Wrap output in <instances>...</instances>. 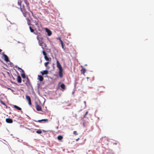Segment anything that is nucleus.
<instances>
[{"instance_id":"obj_4","label":"nucleus","mask_w":154,"mask_h":154,"mask_svg":"<svg viewBox=\"0 0 154 154\" xmlns=\"http://www.w3.org/2000/svg\"><path fill=\"white\" fill-rule=\"evenodd\" d=\"M26 98L27 100L28 101L29 104V105H32V103L31 102V98L29 96L26 95Z\"/></svg>"},{"instance_id":"obj_23","label":"nucleus","mask_w":154,"mask_h":154,"mask_svg":"<svg viewBox=\"0 0 154 154\" xmlns=\"http://www.w3.org/2000/svg\"><path fill=\"white\" fill-rule=\"evenodd\" d=\"M42 132L41 130H38L36 131V133L38 134H41Z\"/></svg>"},{"instance_id":"obj_2","label":"nucleus","mask_w":154,"mask_h":154,"mask_svg":"<svg viewBox=\"0 0 154 154\" xmlns=\"http://www.w3.org/2000/svg\"><path fill=\"white\" fill-rule=\"evenodd\" d=\"M37 38L38 41V42L40 46H42L43 43L42 39L43 38L40 35H37Z\"/></svg>"},{"instance_id":"obj_21","label":"nucleus","mask_w":154,"mask_h":154,"mask_svg":"<svg viewBox=\"0 0 154 154\" xmlns=\"http://www.w3.org/2000/svg\"><path fill=\"white\" fill-rule=\"evenodd\" d=\"M29 29H30V32H33L34 34H37L36 33H35V32H34V30H33V29H32V28H31V26H30L29 27Z\"/></svg>"},{"instance_id":"obj_34","label":"nucleus","mask_w":154,"mask_h":154,"mask_svg":"<svg viewBox=\"0 0 154 154\" xmlns=\"http://www.w3.org/2000/svg\"><path fill=\"white\" fill-rule=\"evenodd\" d=\"M79 139V138H78V139H77V140H76L77 141H78Z\"/></svg>"},{"instance_id":"obj_19","label":"nucleus","mask_w":154,"mask_h":154,"mask_svg":"<svg viewBox=\"0 0 154 154\" xmlns=\"http://www.w3.org/2000/svg\"><path fill=\"white\" fill-rule=\"evenodd\" d=\"M63 138V136L61 135H59L57 137V139L59 140H61Z\"/></svg>"},{"instance_id":"obj_30","label":"nucleus","mask_w":154,"mask_h":154,"mask_svg":"<svg viewBox=\"0 0 154 154\" xmlns=\"http://www.w3.org/2000/svg\"><path fill=\"white\" fill-rule=\"evenodd\" d=\"M57 39H59L60 41L62 40L60 37H58V38H57Z\"/></svg>"},{"instance_id":"obj_17","label":"nucleus","mask_w":154,"mask_h":154,"mask_svg":"<svg viewBox=\"0 0 154 154\" xmlns=\"http://www.w3.org/2000/svg\"><path fill=\"white\" fill-rule=\"evenodd\" d=\"M13 106H14V108L16 109H17L18 110H21V109L20 107H18V106H17L16 105H14Z\"/></svg>"},{"instance_id":"obj_33","label":"nucleus","mask_w":154,"mask_h":154,"mask_svg":"<svg viewBox=\"0 0 154 154\" xmlns=\"http://www.w3.org/2000/svg\"><path fill=\"white\" fill-rule=\"evenodd\" d=\"M61 46H62V48H64L63 44V45H61Z\"/></svg>"},{"instance_id":"obj_22","label":"nucleus","mask_w":154,"mask_h":154,"mask_svg":"<svg viewBox=\"0 0 154 154\" xmlns=\"http://www.w3.org/2000/svg\"><path fill=\"white\" fill-rule=\"evenodd\" d=\"M60 87L63 89H65V86L63 84H62L60 85Z\"/></svg>"},{"instance_id":"obj_28","label":"nucleus","mask_w":154,"mask_h":154,"mask_svg":"<svg viewBox=\"0 0 154 154\" xmlns=\"http://www.w3.org/2000/svg\"><path fill=\"white\" fill-rule=\"evenodd\" d=\"M88 113V111H87L86 112H85V115L84 116V118H85V116H86V115H87Z\"/></svg>"},{"instance_id":"obj_11","label":"nucleus","mask_w":154,"mask_h":154,"mask_svg":"<svg viewBox=\"0 0 154 154\" xmlns=\"http://www.w3.org/2000/svg\"><path fill=\"white\" fill-rule=\"evenodd\" d=\"M36 110L38 111H41L42 110V108L41 106L38 104L36 105Z\"/></svg>"},{"instance_id":"obj_32","label":"nucleus","mask_w":154,"mask_h":154,"mask_svg":"<svg viewBox=\"0 0 154 154\" xmlns=\"http://www.w3.org/2000/svg\"><path fill=\"white\" fill-rule=\"evenodd\" d=\"M35 25L36 26H38V23H37V22H35Z\"/></svg>"},{"instance_id":"obj_14","label":"nucleus","mask_w":154,"mask_h":154,"mask_svg":"<svg viewBox=\"0 0 154 154\" xmlns=\"http://www.w3.org/2000/svg\"><path fill=\"white\" fill-rule=\"evenodd\" d=\"M86 72V69L84 68H82V69L81 70V73L83 75H85V73Z\"/></svg>"},{"instance_id":"obj_9","label":"nucleus","mask_w":154,"mask_h":154,"mask_svg":"<svg viewBox=\"0 0 154 154\" xmlns=\"http://www.w3.org/2000/svg\"><path fill=\"white\" fill-rule=\"evenodd\" d=\"M6 121L8 123H11L13 122V120L10 118H7L6 119Z\"/></svg>"},{"instance_id":"obj_25","label":"nucleus","mask_w":154,"mask_h":154,"mask_svg":"<svg viewBox=\"0 0 154 154\" xmlns=\"http://www.w3.org/2000/svg\"><path fill=\"white\" fill-rule=\"evenodd\" d=\"M42 53L44 56H47V54L46 52H45V51H43L42 52Z\"/></svg>"},{"instance_id":"obj_24","label":"nucleus","mask_w":154,"mask_h":154,"mask_svg":"<svg viewBox=\"0 0 154 154\" xmlns=\"http://www.w3.org/2000/svg\"><path fill=\"white\" fill-rule=\"evenodd\" d=\"M44 58L46 60L49 61V58L47 56H44Z\"/></svg>"},{"instance_id":"obj_26","label":"nucleus","mask_w":154,"mask_h":154,"mask_svg":"<svg viewBox=\"0 0 154 154\" xmlns=\"http://www.w3.org/2000/svg\"><path fill=\"white\" fill-rule=\"evenodd\" d=\"M73 133L75 135H77L78 134L77 133V132L76 131H74L73 132Z\"/></svg>"},{"instance_id":"obj_35","label":"nucleus","mask_w":154,"mask_h":154,"mask_svg":"<svg viewBox=\"0 0 154 154\" xmlns=\"http://www.w3.org/2000/svg\"><path fill=\"white\" fill-rule=\"evenodd\" d=\"M27 79H28V77H27Z\"/></svg>"},{"instance_id":"obj_13","label":"nucleus","mask_w":154,"mask_h":154,"mask_svg":"<svg viewBox=\"0 0 154 154\" xmlns=\"http://www.w3.org/2000/svg\"><path fill=\"white\" fill-rule=\"evenodd\" d=\"M38 80L42 82L43 80V78L42 75H38Z\"/></svg>"},{"instance_id":"obj_5","label":"nucleus","mask_w":154,"mask_h":154,"mask_svg":"<svg viewBox=\"0 0 154 154\" xmlns=\"http://www.w3.org/2000/svg\"><path fill=\"white\" fill-rule=\"evenodd\" d=\"M104 89L105 88L103 86H100L98 88V91H99L100 92H102L104 91Z\"/></svg>"},{"instance_id":"obj_20","label":"nucleus","mask_w":154,"mask_h":154,"mask_svg":"<svg viewBox=\"0 0 154 154\" xmlns=\"http://www.w3.org/2000/svg\"><path fill=\"white\" fill-rule=\"evenodd\" d=\"M0 102L1 104H2V105H4L5 106H6V108H7V106L6 105V104L5 103L2 101L1 100H0Z\"/></svg>"},{"instance_id":"obj_10","label":"nucleus","mask_w":154,"mask_h":154,"mask_svg":"<svg viewBox=\"0 0 154 154\" xmlns=\"http://www.w3.org/2000/svg\"><path fill=\"white\" fill-rule=\"evenodd\" d=\"M41 74L42 75H47L48 73V70H43L41 72Z\"/></svg>"},{"instance_id":"obj_7","label":"nucleus","mask_w":154,"mask_h":154,"mask_svg":"<svg viewBox=\"0 0 154 154\" xmlns=\"http://www.w3.org/2000/svg\"><path fill=\"white\" fill-rule=\"evenodd\" d=\"M46 31L47 32L48 35L50 36H51L52 34L51 32L48 29L46 28L45 29Z\"/></svg>"},{"instance_id":"obj_8","label":"nucleus","mask_w":154,"mask_h":154,"mask_svg":"<svg viewBox=\"0 0 154 154\" xmlns=\"http://www.w3.org/2000/svg\"><path fill=\"white\" fill-rule=\"evenodd\" d=\"M63 69H61V70H59V75L60 77L61 78H62L63 77Z\"/></svg>"},{"instance_id":"obj_31","label":"nucleus","mask_w":154,"mask_h":154,"mask_svg":"<svg viewBox=\"0 0 154 154\" xmlns=\"http://www.w3.org/2000/svg\"><path fill=\"white\" fill-rule=\"evenodd\" d=\"M60 41V43H61V45H63V41L62 40H61Z\"/></svg>"},{"instance_id":"obj_18","label":"nucleus","mask_w":154,"mask_h":154,"mask_svg":"<svg viewBox=\"0 0 154 154\" xmlns=\"http://www.w3.org/2000/svg\"><path fill=\"white\" fill-rule=\"evenodd\" d=\"M26 20L27 22V23L28 25H30V22L31 21L30 20H29V18L28 17H27V18H26Z\"/></svg>"},{"instance_id":"obj_3","label":"nucleus","mask_w":154,"mask_h":154,"mask_svg":"<svg viewBox=\"0 0 154 154\" xmlns=\"http://www.w3.org/2000/svg\"><path fill=\"white\" fill-rule=\"evenodd\" d=\"M57 67L58 68L59 70H61L63 69L61 66L59 61L58 60L57 61Z\"/></svg>"},{"instance_id":"obj_1","label":"nucleus","mask_w":154,"mask_h":154,"mask_svg":"<svg viewBox=\"0 0 154 154\" xmlns=\"http://www.w3.org/2000/svg\"><path fill=\"white\" fill-rule=\"evenodd\" d=\"M17 4L19 6H20V9L22 12L23 15L25 17H26V15L28 13L27 11H26L24 5H23L22 6H21V2L20 1H18L17 2Z\"/></svg>"},{"instance_id":"obj_16","label":"nucleus","mask_w":154,"mask_h":154,"mask_svg":"<svg viewBox=\"0 0 154 154\" xmlns=\"http://www.w3.org/2000/svg\"><path fill=\"white\" fill-rule=\"evenodd\" d=\"M48 119H42L40 120H38L37 121H35L40 122H42V121L45 122H47L48 121Z\"/></svg>"},{"instance_id":"obj_27","label":"nucleus","mask_w":154,"mask_h":154,"mask_svg":"<svg viewBox=\"0 0 154 154\" xmlns=\"http://www.w3.org/2000/svg\"><path fill=\"white\" fill-rule=\"evenodd\" d=\"M49 63L48 62H46L45 63V66H46V67H47L48 64H49Z\"/></svg>"},{"instance_id":"obj_12","label":"nucleus","mask_w":154,"mask_h":154,"mask_svg":"<svg viewBox=\"0 0 154 154\" xmlns=\"http://www.w3.org/2000/svg\"><path fill=\"white\" fill-rule=\"evenodd\" d=\"M4 60L7 62L9 61V59L7 56L5 54H4Z\"/></svg>"},{"instance_id":"obj_15","label":"nucleus","mask_w":154,"mask_h":154,"mask_svg":"<svg viewBox=\"0 0 154 154\" xmlns=\"http://www.w3.org/2000/svg\"><path fill=\"white\" fill-rule=\"evenodd\" d=\"M17 80L18 82L19 83L21 82V79L20 75H18L17 76Z\"/></svg>"},{"instance_id":"obj_29","label":"nucleus","mask_w":154,"mask_h":154,"mask_svg":"<svg viewBox=\"0 0 154 154\" xmlns=\"http://www.w3.org/2000/svg\"><path fill=\"white\" fill-rule=\"evenodd\" d=\"M107 154H112V152H107Z\"/></svg>"},{"instance_id":"obj_6","label":"nucleus","mask_w":154,"mask_h":154,"mask_svg":"<svg viewBox=\"0 0 154 154\" xmlns=\"http://www.w3.org/2000/svg\"><path fill=\"white\" fill-rule=\"evenodd\" d=\"M18 69H21L22 70V73L21 74V76L23 78H25V74L24 72V70L19 67H18Z\"/></svg>"}]
</instances>
